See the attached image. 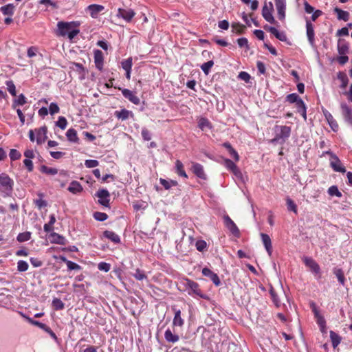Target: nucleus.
Masks as SVG:
<instances>
[{
    "mask_svg": "<svg viewBox=\"0 0 352 352\" xmlns=\"http://www.w3.org/2000/svg\"><path fill=\"white\" fill-rule=\"evenodd\" d=\"M275 136L270 140L272 144H283L290 136L291 128L287 126H276L274 127Z\"/></svg>",
    "mask_w": 352,
    "mask_h": 352,
    "instance_id": "obj_1",
    "label": "nucleus"
},
{
    "mask_svg": "<svg viewBox=\"0 0 352 352\" xmlns=\"http://www.w3.org/2000/svg\"><path fill=\"white\" fill-rule=\"evenodd\" d=\"M184 285L186 289L188 290V293L189 295L195 294L203 299H208V296L206 294H204L201 289H199V285L197 283L186 278L184 280Z\"/></svg>",
    "mask_w": 352,
    "mask_h": 352,
    "instance_id": "obj_2",
    "label": "nucleus"
},
{
    "mask_svg": "<svg viewBox=\"0 0 352 352\" xmlns=\"http://www.w3.org/2000/svg\"><path fill=\"white\" fill-rule=\"evenodd\" d=\"M80 25L79 22L72 21V22H64L59 21L57 23V32L56 34L59 36H65L68 34V32L73 28L78 27Z\"/></svg>",
    "mask_w": 352,
    "mask_h": 352,
    "instance_id": "obj_3",
    "label": "nucleus"
},
{
    "mask_svg": "<svg viewBox=\"0 0 352 352\" xmlns=\"http://www.w3.org/2000/svg\"><path fill=\"white\" fill-rule=\"evenodd\" d=\"M0 186L1 190L9 195L13 190L14 181L7 174L1 173L0 175Z\"/></svg>",
    "mask_w": 352,
    "mask_h": 352,
    "instance_id": "obj_4",
    "label": "nucleus"
},
{
    "mask_svg": "<svg viewBox=\"0 0 352 352\" xmlns=\"http://www.w3.org/2000/svg\"><path fill=\"white\" fill-rule=\"evenodd\" d=\"M303 262L306 267L309 268V271L314 274L316 278H320V267L319 265L312 258L307 256L304 257Z\"/></svg>",
    "mask_w": 352,
    "mask_h": 352,
    "instance_id": "obj_5",
    "label": "nucleus"
},
{
    "mask_svg": "<svg viewBox=\"0 0 352 352\" xmlns=\"http://www.w3.org/2000/svg\"><path fill=\"white\" fill-rule=\"evenodd\" d=\"M273 10V4L272 2L269 3V6H267V3H265L262 9V16L267 22L272 24H276L277 21L274 19V17L272 15Z\"/></svg>",
    "mask_w": 352,
    "mask_h": 352,
    "instance_id": "obj_6",
    "label": "nucleus"
},
{
    "mask_svg": "<svg viewBox=\"0 0 352 352\" xmlns=\"http://www.w3.org/2000/svg\"><path fill=\"white\" fill-rule=\"evenodd\" d=\"M96 196L99 198L98 203L105 207H108L109 205V197L110 194L109 191L106 189H100L99 190Z\"/></svg>",
    "mask_w": 352,
    "mask_h": 352,
    "instance_id": "obj_7",
    "label": "nucleus"
},
{
    "mask_svg": "<svg viewBox=\"0 0 352 352\" xmlns=\"http://www.w3.org/2000/svg\"><path fill=\"white\" fill-rule=\"evenodd\" d=\"M275 6L278 19L283 21L285 18L286 0H275Z\"/></svg>",
    "mask_w": 352,
    "mask_h": 352,
    "instance_id": "obj_8",
    "label": "nucleus"
},
{
    "mask_svg": "<svg viewBox=\"0 0 352 352\" xmlns=\"http://www.w3.org/2000/svg\"><path fill=\"white\" fill-rule=\"evenodd\" d=\"M306 29H307V36L308 38V41L310 44V45L313 48H316V44H315V33L314 30V25L313 24L309 21H307L306 22Z\"/></svg>",
    "mask_w": 352,
    "mask_h": 352,
    "instance_id": "obj_9",
    "label": "nucleus"
},
{
    "mask_svg": "<svg viewBox=\"0 0 352 352\" xmlns=\"http://www.w3.org/2000/svg\"><path fill=\"white\" fill-rule=\"evenodd\" d=\"M330 164L331 168L336 172L343 173L346 172L345 168L342 166L340 160L336 155H331Z\"/></svg>",
    "mask_w": 352,
    "mask_h": 352,
    "instance_id": "obj_10",
    "label": "nucleus"
},
{
    "mask_svg": "<svg viewBox=\"0 0 352 352\" xmlns=\"http://www.w3.org/2000/svg\"><path fill=\"white\" fill-rule=\"evenodd\" d=\"M342 115L345 122L352 126V111L344 102L341 104Z\"/></svg>",
    "mask_w": 352,
    "mask_h": 352,
    "instance_id": "obj_11",
    "label": "nucleus"
},
{
    "mask_svg": "<svg viewBox=\"0 0 352 352\" xmlns=\"http://www.w3.org/2000/svg\"><path fill=\"white\" fill-rule=\"evenodd\" d=\"M135 14V12L131 9L119 8L118 10L117 16L118 17H122L127 22H130L134 17Z\"/></svg>",
    "mask_w": 352,
    "mask_h": 352,
    "instance_id": "obj_12",
    "label": "nucleus"
},
{
    "mask_svg": "<svg viewBox=\"0 0 352 352\" xmlns=\"http://www.w3.org/2000/svg\"><path fill=\"white\" fill-rule=\"evenodd\" d=\"M202 274L204 276L210 278V279L212 281V283L216 285L219 286L221 284L220 279L218 275L213 272H212L210 269L207 267H204L202 270Z\"/></svg>",
    "mask_w": 352,
    "mask_h": 352,
    "instance_id": "obj_13",
    "label": "nucleus"
},
{
    "mask_svg": "<svg viewBox=\"0 0 352 352\" xmlns=\"http://www.w3.org/2000/svg\"><path fill=\"white\" fill-rule=\"evenodd\" d=\"M122 94L126 98H127L134 104H139L140 103V98L132 91L128 89H122Z\"/></svg>",
    "mask_w": 352,
    "mask_h": 352,
    "instance_id": "obj_14",
    "label": "nucleus"
},
{
    "mask_svg": "<svg viewBox=\"0 0 352 352\" xmlns=\"http://www.w3.org/2000/svg\"><path fill=\"white\" fill-rule=\"evenodd\" d=\"M103 54L99 50H94V63L97 69L100 71L102 69L103 67Z\"/></svg>",
    "mask_w": 352,
    "mask_h": 352,
    "instance_id": "obj_15",
    "label": "nucleus"
},
{
    "mask_svg": "<svg viewBox=\"0 0 352 352\" xmlns=\"http://www.w3.org/2000/svg\"><path fill=\"white\" fill-rule=\"evenodd\" d=\"M224 166L230 170H231L234 175L236 177H240L241 173L236 164L229 159L224 160Z\"/></svg>",
    "mask_w": 352,
    "mask_h": 352,
    "instance_id": "obj_16",
    "label": "nucleus"
},
{
    "mask_svg": "<svg viewBox=\"0 0 352 352\" xmlns=\"http://www.w3.org/2000/svg\"><path fill=\"white\" fill-rule=\"evenodd\" d=\"M224 223L226 226L230 230V232L233 234L236 235L239 233V230L236 227V224L228 215L224 217Z\"/></svg>",
    "mask_w": 352,
    "mask_h": 352,
    "instance_id": "obj_17",
    "label": "nucleus"
},
{
    "mask_svg": "<svg viewBox=\"0 0 352 352\" xmlns=\"http://www.w3.org/2000/svg\"><path fill=\"white\" fill-rule=\"evenodd\" d=\"M174 310V318L173 320V324L175 327H182L184 324V320L182 318L181 316V310L180 309H176L175 308H173Z\"/></svg>",
    "mask_w": 352,
    "mask_h": 352,
    "instance_id": "obj_18",
    "label": "nucleus"
},
{
    "mask_svg": "<svg viewBox=\"0 0 352 352\" xmlns=\"http://www.w3.org/2000/svg\"><path fill=\"white\" fill-rule=\"evenodd\" d=\"M261 237L268 254L271 256L272 252V247L270 237L269 236L268 234L265 233H261Z\"/></svg>",
    "mask_w": 352,
    "mask_h": 352,
    "instance_id": "obj_19",
    "label": "nucleus"
},
{
    "mask_svg": "<svg viewBox=\"0 0 352 352\" xmlns=\"http://www.w3.org/2000/svg\"><path fill=\"white\" fill-rule=\"evenodd\" d=\"M192 172L199 178L205 179L206 178L203 166L198 163H193L192 166Z\"/></svg>",
    "mask_w": 352,
    "mask_h": 352,
    "instance_id": "obj_20",
    "label": "nucleus"
},
{
    "mask_svg": "<svg viewBox=\"0 0 352 352\" xmlns=\"http://www.w3.org/2000/svg\"><path fill=\"white\" fill-rule=\"evenodd\" d=\"M47 127L43 126L36 130V142L37 144H41L47 139Z\"/></svg>",
    "mask_w": 352,
    "mask_h": 352,
    "instance_id": "obj_21",
    "label": "nucleus"
},
{
    "mask_svg": "<svg viewBox=\"0 0 352 352\" xmlns=\"http://www.w3.org/2000/svg\"><path fill=\"white\" fill-rule=\"evenodd\" d=\"M104 8V6L98 4H91L87 7V10L89 11L92 18H96L98 13L102 12Z\"/></svg>",
    "mask_w": 352,
    "mask_h": 352,
    "instance_id": "obj_22",
    "label": "nucleus"
},
{
    "mask_svg": "<svg viewBox=\"0 0 352 352\" xmlns=\"http://www.w3.org/2000/svg\"><path fill=\"white\" fill-rule=\"evenodd\" d=\"M115 116L118 119H120L121 120H126L129 117L132 118L133 116V113L131 111L123 109L121 111H116L115 112Z\"/></svg>",
    "mask_w": 352,
    "mask_h": 352,
    "instance_id": "obj_23",
    "label": "nucleus"
},
{
    "mask_svg": "<svg viewBox=\"0 0 352 352\" xmlns=\"http://www.w3.org/2000/svg\"><path fill=\"white\" fill-rule=\"evenodd\" d=\"M50 241L53 243H56L59 245H65L67 240L65 238L58 233L53 232L50 236Z\"/></svg>",
    "mask_w": 352,
    "mask_h": 352,
    "instance_id": "obj_24",
    "label": "nucleus"
},
{
    "mask_svg": "<svg viewBox=\"0 0 352 352\" xmlns=\"http://www.w3.org/2000/svg\"><path fill=\"white\" fill-rule=\"evenodd\" d=\"M338 51L340 55H345L349 52L348 43L344 39H338Z\"/></svg>",
    "mask_w": 352,
    "mask_h": 352,
    "instance_id": "obj_25",
    "label": "nucleus"
},
{
    "mask_svg": "<svg viewBox=\"0 0 352 352\" xmlns=\"http://www.w3.org/2000/svg\"><path fill=\"white\" fill-rule=\"evenodd\" d=\"M68 190L74 194H76L82 190V187L78 182L73 181L70 183Z\"/></svg>",
    "mask_w": 352,
    "mask_h": 352,
    "instance_id": "obj_26",
    "label": "nucleus"
},
{
    "mask_svg": "<svg viewBox=\"0 0 352 352\" xmlns=\"http://www.w3.org/2000/svg\"><path fill=\"white\" fill-rule=\"evenodd\" d=\"M103 235L104 237L116 243H118L120 241V236L114 232L106 230L103 232Z\"/></svg>",
    "mask_w": 352,
    "mask_h": 352,
    "instance_id": "obj_27",
    "label": "nucleus"
},
{
    "mask_svg": "<svg viewBox=\"0 0 352 352\" xmlns=\"http://www.w3.org/2000/svg\"><path fill=\"white\" fill-rule=\"evenodd\" d=\"M164 338L167 342L172 343L177 342L179 339V336L173 334L169 329L165 331Z\"/></svg>",
    "mask_w": 352,
    "mask_h": 352,
    "instance_id": "obj_28",
    "label": "nucleus"
},
{
    "mask_svg": "<svg viewBox=\"0 0 352 352\" xmlns=\"http://www.w3.org/2000/svg\"><path fill=\"white\" fill-rule=\"evenodd\" d=\"M334 12L338 15V19L339 20H343L344 21H347L349 19V13L346 11H344L338 8H334Z\"/></svg>",
    "mask_w": 352,
    "mask_h": 352,
    "instance_id": "obj_29",
    "label": "nucleus"
},
{
    "mask_svg": "<svg viewBox=\"0 0 352 352\" xmlns=\"http://www.w3.org/2000/svg\"><path fill=\"white\" fill-rule=\"evenodd\" d=\"M324 116L329 124V126L332 129L333 131H337L338 129V124H337L336 121L333 119L331 114L329 112H327L324 113Z\"/></svg>",
    "mask_w": 352,
    "mask_h": 352,
    "instance_id": "obj_30",
    "label": "nucleus"
},
{
    "mask_svg": "<svg viewBox=\"0 0 352 352\" xmlns=\"http://www.w3.org/2000/svg\"><path fill=\"white\" fill-rule=\"evenodd\" d=\"M66 136L69 141L72 142H78V138L77 136V131L74 129H69L67 133Z\"/></svg>",
    "mask_w": 352,
    "mask_h": 352,
    "instance_id": "obj_31",
    "label": "nucleus"
},
{
    "mask_svg": "<svg viewBox=\"0 0 352 352\" xmlns=\"http://www.w3.org/2000/svg\"><path fill=\"white\" fill-rule=\"evenodd\" d=\"M330 338L332 342V346L335 349L336 348L341 341L340 336L333 331H330Z\"/></svg>",
    "mask_w": 352,
    "mask_h": 352,
    "instance_id": "obj_32",
    "label": "nucleus"
},
{
    "mask_svg": "<svg viewBox=\"0 0 352 352\" xmlns=\"http://www.w3.org/2000/svg\"><path fill=\"white\" fill-rule=\"evenodd\" d=\"M337 78L342 82L340 87L342 89H345L349 82V79H348L346 74L344 72H339L337 74Z\"/></svg>",
    "mask_w": 352,
    "mask_h": 352,
    "instance_id": "obj_33",
    "label": "nucleus"
},
{
    "mask_svg": "<svg viewBox=\"0 0 352 352\" xmlns=\"http://www.w3.org/2000/svg\"><path fill=\"white\" fill-rule=\"evenodd\" d=\"M1 10L4 15L12 16L14 12V6L12 3H9L1 7Z\"/></svg>",
    "mask_w": 352,
    "mask_h": 352,
    "instance_id": "obj_34",
    "label": "nucleus"
},
{
    "mask_svg": "<svg viewBox=\"0 0 352 352\" xmlns=\"http://www.w3.org/2000/svg\"><path fill=\"white\" fill-rule=\"evenodd\" d=\"M26 102V98L23 94H21L18 96V98L16 100H14L12 107L13 109H15L16 106H22L25 104Z\"/></svg>",
    "mask_w": 352,
    "mask_h": 352,
    "instance_id": "obj_35",
    "label": "nucleus"
},
{
    "mask_svg": "<svg viewBox=\"0 0 352 352\" xmlns=\"http://www.w3.org/2000/svg\"><path fill=\"white\" fill-rule=\"evenodd\" d=\"M232 31L235 32L237 34H243L245 30L246 29L245 25L240 23H233L232 24Z\"/></svg>",
    "mask_w": 352,
    "mask_h": 352,
    "instance_id": "obj_36",
    "label": "nucleus"
},
{
    "mask_svg": "<svg viewBox=\"0 0 352 352\" xmlns=\"http://www.w3.org/2000/svg\"><path fill=\"white\" fill-rule=\"evenodd\" d=\"M40 170L47 175H54L58 173V170L55 168H50L45 165H43L40 168Z\"/></svg>",
    "mask_w": 352,
    "mask_h": 352,
    "instance_id": "obj_37",
    "label": "nucleus"
},
{
    "mask_svg": "<svg viewBox=\"0 0 352 352\" xmlns=\"http://www.w3.org/2000/svg\"><path fill=\"white\" fill-rule=\"evenodd\" d=\"M333 273L336 275V276L337 277V278H338V281L340 283V284L344 285V282H345V278H344V272H343L342 270L340 269V268H336L333 270Z\"/></svg>",
    "mask_w": 352,
    "mask_h": 352,
    "instance_id": "obj_38",
    "label": "nucleus"
},
{
    "mask_svg": "<svg viewBox=\"0 0 352 352\" xmlns=\"http://www.w3.org/2000/svg\"><path fill=\"white\" fill-rule=\"evenodd\" d=\"M52 305L55 310H62L65 307V304L60 299L57 298L53 299Z\"/></svg>",
    "mask_w": 352,
    "mask_h": 352,
    "instance_id": "obj_39",
    "label": "nucleus"
},
{
    "mask_svg": "<svg viewBox=\"0 0 352 352\" xmlns=\"http://www.w3.org/2000/svg\"><path fill=\"white\" fill-rule=\"evenodd\" d=\"M31 237V233L30 232H24L19 233L16 237V239L19 242H25L28 241Z\"/></svg>",
    "mask_w": 352,
    "mask_h": 352,
    "instance_id": "obj_40",
    "label": "nucleus"
},
{
    "mask_svg": "<svg viewBox=\"0 0 352 352\" xmlns=\"http://www.w3.org/2000/svg\"><path fill=\"white\" fill-rule=\"evenodd\" d=\"M302 100L297 94H290L287 96L286 100L289 103H298V100Z\"/></svg>",
    "mask_w": 352,
    "mask_h": 352,
    "instance_id": "obj_41",
    "label": "nucleus"
},
{
    "mask_svg": "<svg viewBox=\"0 0 352 352\" xmlns=\"http://www.w3.org/2000/svg\"><path fill=\"white\" fill-rule=\"evenodd\" d=\"M328 193L330 196H336L337 197H341L342 193L339 191L336 186H331L328 189Z\"/></svg>",
    "mask_w": 352,
    "mask_h": 352,
    "instance_id": "obj_42",
    "label": "nucleus"
},
{
    "mask_svg": "<svg viewBox=\"0 0 352 352\" xmlns=\"http://www.w3.org/2000/svg\"><path fill=\"white\" fill-rule=\"evenodd\" d=\"M277 39L285 42L287 40V36L284 32H279L276 28L272 34Z\"/></svg>",
    "mask_w": 352,
    "mask_h": 352,
    "instance_id": "obj_43",
    "label": "nucleus"
},
{
    "mask_svg": "<svg viewBox=\"0 0 352 352\" xmlns=\"http://www.w3.org/2000/svg\"><path fill=\"white\" fill-rule=\"evenodd\" d=\"M286 204L288 210L293 211L294 212L297 213V206L294 202L293 200L288 197L286 199Z\"/></svg>",
    "mask_w": 352,
    "mask_h": 352,
    "instance_id": "obj_44",
    "label": "nucleus"
},
{
    "mask_svg": "<svg viewBox=\"0 0 352 352\" xmlns=\"http://www.w3.org/2000/svg\"><path fill=\"white\" fill-rule=\"evenodd\" d=\"M198 125H199V127L201 130H204L206 128H210V122L208 121V119L204 118H201L199 120Z\"/></svg>",
    "mask_w": 352,
    "mask_h": 352,
    "instance_id": "obj_45",
    "label": "nucleus"
},
{
    "mask_svg": "<svg viewBox=\"0 0 352 352\" xmlns=\"http://www.w3.org/2000/svg\"><path fill=\"white\" fill-rule=\"evenodd\" d=\"M28 264L26 261L20 260L17 263V270L19 272H25L28 269Z\"/></svg>",
    "mask_w": 352,
    "mask_h": 352,
    "instance_id": "obj_46",
    "label": "nucleus"
},
{
    "mask_svg": "<svg viewBox=\"0 0 352 352\" xmlns=\"http://www.w3.org/2000/svg\"><path fill=\"white\" fill-rule=\"evenodd\" d=\"M214 65V62L212 60H209L205 63H204L201 66V68L202 69V71L204 72L205 74H208L209 73V71L210 69V68L213 66Z\"/></svg>",
    "mask_w": 352,
    "mask_h": 352,
    "instance_id": "obj_47",
    "label": "nucleus"
},
{
    "mask_svg": "<svg viewBox=\"0 0 352 352\" xmlns=\"http://www.w3.org/2000/svg\"><path fill=\"white\" fill-rule=\"evenodd\" d=\"M6 85H7V89H8V91H9V93L12 96H15L16 93V87H15L14 82L12 80L7 81Z\"/></svg>",
    "mask_w": 352,
    "mask_h": 352,
    "instance_id": "obj_48",
    "label": "nucleus"
},
{
    "mask_svg": "<svg viewBox=\"0 0 352 352\" xmlns=\"http://www.w3.org/2000/svg\"><path fill=\"white\" fill-rule=\"evenodd\" d=\"M133 276L138 280H142L144 279H147L146 276L144 272L140 269H136L135 272L133 274Z\"/></svg>",
    "mask_w": 352,
    "mask_h": 352,
    "instance_id": "obj_49",
    "label": "nucleus"
},
{
    "mask_svg": "<svg viewBox=\"0 0 352 352\" xmlns=\"http://www.w3.org/2000/svg\"><path fill=\"white\" fill-rule=\"evenodd\" d=\"M94 217L95 219L99 221H103L108 218V215L106 213L100 212H95L94 213Z\"/></svg>",
    "mask_w": 352,
    "mask_h": 352,
    "instance_id": "obj_50",
    "label": "nucleus"
},
{
    "mask_svg": "<svg viewBox=\"0 0 352 352\" xmlns=\"http://www.w3.org/2000/svg\"><path fill=\"white\" fill-rule=\"evenodd\" d=\"M67 121L65 117L60 116L58 118V121L56 122V125L60 127L61 129H65L67 126Z\"/></svg>",
    "mask_w": 352,
    "mask_h": 352,
    "instance_id": "obj_51",
    "label": "nucleus"
},
{
    "mask_svg": "<svg viewBox=\"0 0 352 352\" xmlns=\"http://www.w3.org/2000/svg\"><path fill=\"white\" fill-rule=\"evenodd\" d=\"M9 156L12 160H17L21 158V154L17 150L12 148L10 151Z\"/></svg>",
    "mask_w": 352,
    "mask_h": 352,
    "instance_id": "obj_52",
    "label": "nucleus"
},
{
    "mask_svg": "<svg viewBox=\"0 0 352 352\" xmlns=\"http://www.w3.org/2000/svg\"><path fill=\"white\" fill-rule=\"evenodd\" d=\"M195 246L198 251L203 252L206 250L207 244L205 241L199 240L196 242Z\"/></svg>",
    "mask_w": 352,
    "mask_h": 352,
    "instance_id": "obj_53",
    "label": "nucleus"
},
{
    "mask_svg": "<svg viewBox=\"0 0 352 352\" xmlns=\"http://www.w3.org/2000/svg\"><path fill=\"white\" fill-rule=\"evenodd\" d=\"M122 68L126 70H131L132 67V58H129L122 62Z\"/></svg>",
    "mask_w": 352,
    "mask_h": 352,
    "instance_id": "obj_54",
    "label": "nucleus"
},
{
    "mask_svg": "<svg viewBox=\"0 0 352 352\" xmlns=\"http://www.w3.org/2000/svg\"><path fill=\"white\" fill-rule=\"evenodd\" d=\"M60 111L59 107L55 102H52L49 107V112L51 115L58 113Z\"/></svg>",
    "mask_w": 352,
    "mask_h": 352,
    "instance_id": "obj_55",
    "label": "nucleus"
},
{
    "mask_svg": "<svg viewBox=\"0 0 352 352\" xmlns=\"http://www.w3.org/2000/svg\"><path fill=\"white\" fill-rule=\"evenodd\" d=\"M98 268L100 270H101V271H104L105 272H109L110 270L111 265L109 263H104V262H101V263H100L98 264Z\"/></svg>",
    "mask_w": 352,
    "mask_h": 352,
    "instance_id": "obj_56",
    "label": "nucleus"
},
{
    "mask_svg": "<svg viewBox=\"0 0 352 352\" xmlns=\"http://www.w3.org/2000/svg\"><path fill=\"white\" fill-rule=\"evenodd\" d=\"M85 166L87 168H94L98 166L99 163L95 160H87L85 162Z\"/></svg>",
    "mask_w": 352,
    "mask_h": 352,
    "instance_id": "obj_57",
    "label": "nucleus"
},
{
    "mask_svg": "<svg viewBox=\"0 0 352 352\" xmlns=\"http://www.w3.org/2000/svg\"><path fill=\"white\" fill-rule=\"evenodd\" d=\"M67 266L69 270H80L81 269L79 265L71 261L67 262Z\"/></svg>",
    "mask_w": 352,
    "mask_h": 352,
    "instance_id": "obj_58",
    "label": "nucleus"
},
{
    "mask_svg": "<svg viewBox=\"0 0 352 352\" xmlns=\"http://www.w3.org/2000/svg\"><path fill=\"white\" fill-rule=\"evenodd\" d=\"M141 134L143 139L146 141H149L151 139L150 132L145 128L142 129Z\"/></svg>",
    "mask_w": 352,
    "mask_h": 352,
    "instance_id": "obj_59",
    "label": "nucleus"
},
{
    "mask_svg": "<svg viewBox=\"0 0 352 352\" xmlns=\"http://www.w3.org/2000/svg\"><path fill=\"white\" fill-rule=\"evenodd\" d=\"M23 164L28 170L29 172H31L33 170L34 166H33V162L31 160L29 159H25L23 160Z\"/></svg>",
    "mask_w": 352,
    "mask_h": 352,
    "instance_id": "obj_60",
    "label": "nucleus"
},
{
    "mask_svg": "<svg viewBox=\"0 0 352 352\" xmlns=\"http://www.w3.org/2000/svg\"><path fill=\"white\" fill-rule=\"evenodd\" d=\"M239 78L248 82L250 79V75L245 72H241L239 74Z\"/></svg>",
    "mask_w": 352,
    "mask_h": 352,
    "instance_id": "obj_61",
    "label": "nucleus"
},
{
    "mask_svg": "<svg viewBox=\"0 0 352 352\" xmlns=\"http://www.w3.org/2000/svg\"><path fill=\"white\" fill-rule=\"evenodd\" d=\"M270 294L272 296V298L273 300V302H274V304L278 307L280 306V301L279 300L276 294L275 293V292L273 290V289H271L270 290Z\"/></svg>",
    "mask_w": 352,
    "mask_h": 352,
    "instance_id": "obj_62",
    "label": "nucleus"
},
{
    "mask_svg": "<svg viewBox=\"0 0 352 352\" xmlns=\"http://www.w3.org/2000/svg\"><path fill=\"white\" fill-rule=\"evenodd\" d=\"M237 43L240 47H248V41L246 38H240L237 40Z\"/></svg>",
    "mask_w": 352,
    "mask_h": 352,
    "instance_id": "obj_63",
    "label": "nucleus"
},
{
    "mask_svg": "<svg viewBox=\"0 0 352 352\" xmlns=\"http://www.w3.org/2000/svg\"><path fill=\"white\" fill-rule=\"evenodd\" d=\"M256 67H257L258 71L261 74H264L265 73V65L263 62L257 61Z\"/></svg>",
    "mask_w": 352,
    "mask_h": 352,
    "instance_id": "obj_64",
    "label": "nucleus"
}]
</instances>
